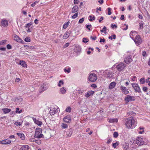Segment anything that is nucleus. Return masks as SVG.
<instances>
[{"instance_id":"obj_5","label":"nucleus","mask_w":150,"mask_h":150,"mask_svg":"<svg viewBox=\"0 0 150 150\" xmlns=\"http://www.w3.org/2000/svg\"><path fill=\"white\" fill-rule=\"evenodd\" d=\"M59 109L56 106V107H51L50 108V113L51 115H53L57 113Z\"/></svg>"},{"instance_id":"obj_42","label":"nucleus","mask_w":150,"mask_h":150,"mask_svg":"<svg viewBox=\"0 0 150 150\" xmlns=\"http://www.w3.org/2000/svg\"><path fill=\"white\" fill-rule=\"evenodd\" d=\"M22 124V123L18 122H15L14 123V124L17 126H20Z\"/></svg>"},{"instance_id":"obj_38","label":"nucleus","mask_w":150,"mask_h":150,"mask_svg":"<svg viewBox=\"0 0 150 150\" xmlns=\"http://www.w3.org/2000/svg\"><path fill=\"white\" fill-rule=\"evenodd\" d=\"M71 69L70 68H65L64 69V71L67 73H69L71 71Z\"/></svg>"},{"instance_id":"obj_25","label":"nucleus","mask_w":150,"mask_h":150,"mask_svg":"<svg viewBox=\"0 0 150 150\" xmlns=\"http://www.w3.org/2000/svg\"><path fill=\"white\" fill-rule=\"evenodd\" d=\"M1 23L2 25L4 27L7 26L8 25V21L5 20H2Z\"/></svg>"},{"instance_id":"obj_52","label":"nucleus","mask_w":150,"mask_h":150,"mask_svg":"<svg viewBox=\"0 0 150 150\" xmlns=\"http://www.w3.org/2000/svg\"><path fill=\"white\" fill-rule=\"evenodd\" d=\"M118 145V144L117 142H116L115 143H114L112 144V146L115 148Z\"/></svg>"},{"instance_id":"obj_19","label":"nucleus","mask_w":150,"mask_h":150,"mask_svg":"<svg viewBox=\"0 0 150 150\" xmlns=\"http://www.w3.org/2000/svg\"><path fill=\"white\" fill-rule=\"evenodd\" d=\"M71 33V32L70 31H67L64 34L63 36V38L64 39H66L69 37Z\"/></svg>"},{"instance_id":"obj_35","label":"nucleus","mask_w":150,"mask_h":150,"mask_svg":"<svg viewBox=\"0 0 150 150\" xmlns=\"http://www.w3.org/2000/svg\"><path fill=\"white\" fill-rule=\"evenodd\" d=\"M127 115H128V116L132 115L133 116H134L136 115V114L135 113L133 112L132 111H130L128 112L127 113Z\"/></svg>"},{"instance_id":"obj_51","label":"nucleus","mask_w":150,"mask_h":150,"mask_svg":"<svg viewBox=\"0 0 150 150\" xmlns=\"http://www.w3.org/2000/svg\"><path fill=\"white\" fill-rule=\"evenodd\" d=\"M148 89V88L145 86L143 87L142 88L143 91L145 92L147 91Z\"/></svg>"},{"instance_id":"obj_46","label":"nucleus","mask_w":150,"mask_h":150,"mask_svg":"<svg viewBox=\"0 0 150 150\" xmlns=\"http://www.w3.org/2000/svg\"><path fill=\"white\" fill-rule=\"evenodd\" d=\"M143 23L141 22L139 23V29H142L143 28Z\"/></svg>"},{"instance_id":"obj_37","label":"nucleus","mask_w":150,"mask_h":150,"mask_svg":"<svg viewBox=\"0 0 150 150\" xmlns=\"http://www.w3.org/2000/svg\"><path fill=\"white\" fill-rule=\"evenodd\" d=\"M145 78L144 77H142L141 78L139 79V81L140 82V84H144V83L145 82Z\"/></svg>"},{"instance_id":"obj_15","label":"nucleus","mask_w":150,"mask_h":150,"mask_svg":"<svg viewBox=\"0 0 150 150\" xmlns=\"http://www.w3.org/2000/svg\"><path fill=\"white\" fill-rule=\"evenodd\" d=\"M33 120L34 122L37 125L39 126H40L42 125V122L38 120H37L36 118L35 117H32Z\"/></svg>"},{"instance_id":"obj_64","label":"nucleus","mask_w":150,"mask_h":150,"mask_svg":"<svg viewBox=\"0 0 150 150\" xmlns=\"http://www.w3.org/2000/svg\"><path fill=\"white\" fill-rule=\"evenodd\" d=\"M16 109V113H21V112L22 111V110H21L20 111H18L19 110V108H17Z\"/></svg>"},{"instance_id":"obj_48","label":"nucleus","mask_w":150,"mask_h":150,"mask_svg":"<svg viewBox=\"0 0 150 150\" xmlns=\"http://www.w3.org/2000/svg\"><path fill=\"white\" fill-rule=\"evenodd\" d=\"M113 135L114 137L117 138L118 135V133L117 132H114Z\"/></svg>"},{"instance_id":"obj_18","label":"nucleus","mask_w":150,"mask_h":150,"mask_svg":"<svg viewBox=\"0 0 150 150\" xmlns=\"http://www.w3.org/2000/svg\"><path fill=\"white\" fill-rule=\"evenodd\" d=\"M14 40L18 42H20L21 43H22L23 42V40H22L18 36L16 35H15L14 37Z\"/></svg>"},{"instance_id":"obj_28","label":"nucleus","mask_w":150,"mask_h":150,"mask_svg":"<svg viewBox=\"0 0 150 150\" xmlns=\"http://www.w3.org/2000/svg\"><path fill=\"white\" fill-rule=\"evenodd\" d=\"M144 128L143 127H139L138 129V132L140 134H142L143 132H144Z\"/></svg>"},{"instance_id":"obj_27","label":"nucleus","mask_w":150,"mask_h":150,"mask_svg":"<svg viewBox=\"0 0 150 150\" xmlns=\"http://www.w3.org/2000/svg\"><path fill=\"white\" fill-rule=\"evenodd\" d=\"M2 110L3 111L4 114H6L10 112L11 111V110L9 108H4L2 109Z\"/></svg>"},{"instance_id":"obj_54","label":"nucleus","mask_w":150,"mask_h":150,"mask_svg":"<svg viewBox=\"0 0 150 150\" xmlns=\"http://www.w3.org/2000/svg\"><path fill=\"white\" fill-rule=\"evenodd\" d=\"M84 19L83 18H82L79 19V23H82L84 21Z\"/></svg>"},{"instance_id":"obj_2","label":"nucleus","mask_w":150,"mask_h":150,"mask_svg":"<svg viewBox=\"0 0 150 150\" xmlns=\"http://www.w3.org/2000/svg\"><path fill=\"white\" fill-rule=\"evenodd\" d=\"M42 129L41 128H36L34 137L38 139L43 137L44 136L42 134Z\"/></svg>"},{"instance_id":"obj_60","label":"nucleus","mask_w":150,"mask_h":150,"mask_svg":"<svg viewBox=\"0 0 150 150\" xmlns=\"http://www.w3.org/2000/svg\"><path fill=\"white\" fill-rule=\"evenodd\" d=\"M7 48L8 49H11L12 48L11 46L9 44H8L6 46Z\"/></svg>"},{"instance_id":"obj_1","label":"nucleus","mask_w":150,"mask_h":150,"mask_svg":"<svg viewBox=\"0 0 150 150\" xmlns=\"http://www.w3.org/2000/svg\"><path fill=\"white\" fill-rule=\"evenodd\" d=\"M125 124L126 127L128 129H133L137 125V122L132 116L125 120Z\"/></svg>"},{"instance_id":"obj_43","label":"nucleus","mask_w":150,"mask_h":150,"mask_svg":"<svg viewBox=\"0 0 150 150\" xmlns=\"http://www.w3.org/2000/svg\"><path fill=\"white\" fill-rule=\"evenodd\" d=\"M69 22H67V23L64 24L63 25V28L64 29H66L68 26Z\"/></svg>"},{"instance_id":"obj_33","label":"nucleus","mask_w":150,"mask_h":150,"mask_svg":"<svg viewBox=\"0 0 150 150\" xmlns=\"http://www.w3.org/2000/svg\"><path fill=\"white\" fill-rule=\"evenodd\" d=\"M89 17L90 18V19H89L90 21H92L93 20L94 21L95 20L96 17L93 15H90L89 16Z\"/></svg>"},{"instance_id":"obj_41","label":"nucleus","mask_w":150,"mask_h":150,"mask_svg":"<svg viewBox=\"0 0 150 150\" xmlns=\"http://www.w3.org/2000/svg\"><path fill=\"white\" fill-rule=\"evenodd\" d=\"M71 110V108L70 107H68L66 108L65 111L67 112H70Z\"/></svg>"},{"instance_id":"obj_36","label":"nucleus","mask_w":150,"mask_h":150,"mask_svg":"<svg viewBox=\"0 0 150 150\" xmlns=\"http://www.w3.org/2000/svg\"><path fill=\"white\" fill-rule=\"evenodd\" d=\"M33 24V22H31L30 23L26 24L25 26V27L26 28H30V26Z\"/></svg>"},{"instance_id":"obj_50","label":"nucleus","mask_w":150,"mask_h":150,"mask_svg":"<svg viewBox=\"0 0 150 150\" xmlns=\"http://www.w3.org/2000/svg\"><path fill=\"white\" fill-rule=\"evenodd\" d=\"M88 40L86 38H83V42L85 43H86L88 42Z\"/></svg>"},{"instance_id":"obj_55","label":"nucleus","mask_w":150,"mask_h":150,"mask_svg":"<svg viewBox=\"0 0 150 150\" xmlns=\"http://www.w3.org/2000/svg\"><path fill=\"white\" fill-rule=\"evenodd\" d=\"M108 15H110L111 14V8H108Z\"/></svg>"},{"instance_id":"obj_62","label":"nucleus","mask_w":150,"mask_h":150,"mask_svg":"<svg viewBox=\"0 0 150 150\" xmlns=\"http://www.w3.org/2000/svg\"><path fill=\"white\" fill-rule=\"evenodd\" d=\"M146 52L145 51H142V55L143 56V57H146L147 55H146Z\"/></svg>"},{"instance_id":"obj_17","label":"nucleus","mask_w":150,"mask_h":150,"mask_svg":"<svg viewBox=\"0 0 150 150\" xmlns=\"http://www.w3.org/2000/svg\"><path fill=\"white\" fill-rule=\"evenodd\" d=\"M72 130L71 129H68L66 132V134L67 136L66 137H70L72 135Z\"/></svg>"},{"instance_id":"obj_9","label":"nucleus","mask_w":150,"mask_h":150,"mask_svg":"<svg viewBox=\"0 0 150 150\" xmlns=\"http://www.w3.org/2000/svg\"><path fill=\"white\" fill-rule=\"evenodd\" d=\"M126 66L124 63H121L118 64L116 67L117 69L119 71L123 70Z\"/></svg>"},{"instance_id":"obj_26","label":"nucleus","mask_w":150,"mask_h":150,"mask_svg":"<svg viewBox=\"0 0 150 150\" xmlns=\"http://www.w3.org/2000/svg\"><path fill=\"white\" fill-rule=\"evenodd\" d=\"M136 33V32L135 31H132L130 32V37L132 40L134 39V38L133 36L135 35Z\"/></svg>"},{"instance_id":"obj_13","label":"nucleus","mask_w":150,"mask_h":150,"mask_svg":"<svg viewBox=\"0 0 150 150\" xmlns=\"http://www.w3.org/2000/svg\"><path fill=\"white\" fill-rule=\"evenodd\" d=\"M81 47L79 45H76L75 46L74 51L76 53H80L81 52Z\"/></svg>"},{"instance_id":"obj_21","label":"nucleus","mask_w":150,"mask_h":150,"mask_svg":"<svg viewBox=\"0 0 150 150\" xmlns=\"http://www.w3.org/2000/svg\"><path fill=\"white\" fill-rule=\"evenodd\" d=\"M78 7L77 6H74L72 9L71 13H75L76 12L78 11Z\"/></svg>"},{"instance_id":"obj_34","label":"nucleus","mask_w":150,"mask_h":150,"mask_svg":"<svg viewBox=\"0 0 150 150\" xmlns=\"http://www.w3.org/2000/svg\"><path fill=\"white\" fill-rule=\"evenodd\" d=\"M107 28L105 26H104L103 29L100 30V32L101 33H104L105 34H107Z\"/></svg>"},{"instance_id":"obj_53","label":"nucleus","mask_w":150,"mask_h":150,"mask_svg":"<svg viewBox=\"0 0 150 150\" xmlns=\"http://www.w3.org/2000/svg\"><path fill=\"white\" fill-rule=\"evenodd\" d=\"M91 27V25H88L86 26V28L88 29L89 31H91V30L90 29V28Z\"/></svg>"},{"instance_id":"obj_29","label":"nucleus","mask_w":150,"mask_h":150,"mask_svg":"<svg viewBox=\"0 0 150 150\" xmlns=\"http://www.w3.org/2000/svg\"><path fill=\"white\" fill-rule=\"evenodd\" d=\"M60 93L61 94H64L66 93V90L64 87H62L60 88Z\"/></svg>"},{"instance_id":"obj_11","label":"nucleus","mask_w":150,"mask_h":150,"mask_svg":"<svg viewBox=\"0 0 150 150\" xmlns=\"http://www.w3.org/2000/svg\"><path fill=\"white\" fill-rule=\"evenodd\" d=\"M135 100V99L134 97L131 96L129 95L127 96L125 99V100L127 102H128L129 101H134Z\"/></svg>"},{"instance_id":"obj_30","label":"nucleus","mask_w":150,"mask_h":150,"mask_svg":"<svg viewBox=\"0 0 150 150\" xmlns=\"http://www.w3.org/2000/svg\"><path fill=\"white\" fill-rule=\"evenodd\" d=\"M128 144L126 143L122 144V148L125 150H126L128 148Z\"/></svg>"},{"instance_id":"obj_39","label":"nucleus","mask_w":150,"mask_h":150,"mask_svg":"<svg viewBox=\"0 0 150 150\" xmlns=\"http://www.w3.org/2000/svg\"><path fill=\"white\" fill-rule=\"evenodd\" d=\"M64 83V82L63 80H60L59 82V83L58 84V86L59 87L61 86Z\"/></svg>"},{"instance_id":"obj_59","label":"nucleus","mask_w":150,"mask_h":150,"mask_svg":"<svg viewBox=\"0 0 150 150\" xmlns=\"http://www.w3.org/2000/svg\"><path fill=\"white\" fill-rule=\"evenodd\" d=\"M36 139L34 138H30V141L32 142H35Z\"/></svg>"},{"instance_id":"obj_22","label":"nucleus","mask_w":150,"mask_h":150,"mask_svg":"<svg viewBox=\"0 0 150 150\" xmlns=\"http://www.w3.org/2000/svg\"><path fill=\"white\" fill-rule=\"evenodd\" d=\"M29 149V147L28 145H24L22 146L19 150H28Z\"/></svg>"},{"instance_id":"obj_63","label":"nucleus","mask_w":150,"mask_h":150,"mask_svg":"<svg viewBox=\"0 0 150 150\" xmlns=\"http://www.w3.org/2000/svg\"><path fill=\"white\" fill-rule=\"evenodd\" d=\"M145 82L148 83V85L149 86H150V81L147 80H145Z\"/></svg>"},{"instance_id":"obj_58","label":"nucleus","mask_w":150,"mask_h":150,"mask_svg":"<svg viewBox=\"0 0 150 150\" xmlns=\"http://www.w3.org/2000/svg\"><path fill=\"white\" fill-rule=\"evenodd\" d=\"M69 43H65L63 47L65 48L68 47L69 45Z\"/></svg>"},{"instance_id":"obj_14","label":"nucleus","mask_w":150,"mask_h":150,"mask_svg":"<svg viewBox=\"0 0 150 150\" xmlns=\"http://www.w3.org/2000/svg\"><path fill=\"white\" fill-rule=\"evenodd\" d=\"M71 120V117L70 115H67L63 119L64 121L67 123H69Z\"/></svg>"},{"instance_id":"obj_6","label":"nucleus","mask_w":150,"mask_h":150,"mask_svg":"<svg viewBox=\"0 0 150 150\" xmlns=\"http://www.w3.org/2000/svg\"><path fill=\"white\" fill-rule=\"evenodd\" d=\"M132 87L135 90V92L142 93V91H141L140 88L137 84L132 83Z\"/></svg>"},{"instance_id":"obj_8","label":"nucleus","mask_w":150,"mask_h":150,"mask_svg":"<svg viewBox=\"0 0 150 150\" xmlns=\"http://www.w3.org/2000/svg\"><path fill=\"white\" fill-rule=\"evenodd\" d=\"M104 73L105 76L107 78H111L113 77V73L110 70H106L104 71Z\"/></svg>"},{"instance_id":"obj_45","label":"nucleus","mask_w":150,"mask_h":150,"mask_svg":"<svg viewBox=\"0 0 150 150\" xmlns=\"http://www.w3.org/2000/svg\"><path fill=\"white\" fill-rule=\"evenodd\" d=\"M61 126L63 128L65 129L67 128L68 125L67 124H66L64 123H62Z\"/></svg>"},{"instance_id":"obj_4","label":"nucleus","mask_w":150,"mask_h":150,"mask_svg":"<svg viewBox=\"0 0 150 150\" xmlns=\"http://www.w3.org/2000/svg\"><path fill=\"white\" fill-rule=\"evenodd\" d=\"M88 79V83H89L88 81L92 82H94L96 81L97 79V76L96 74L94 73H90L89 74Z\"/></svg>"},{"instance_id":"obj_7","label":"nucleus","mask_w":150,"mask_h":150,"mask_svg":"<svg viewBox=\"0 0 150 150\" xmlns=\"http://www.w3.org/2000/svg\"><path fill=\"white\" fill-rule=\"evenodd\" d=\"M134 42L137 45H139L141 44L142 40L139 35H136L135 39H134Z\"/></svg>"},{"instance_id":"obj_23","label":"nucleus","mask_w":150,"mask_h":150,"mask_svg":"<svg viewBox=\"0 0 150 150\" xmlns=\"http://www.w3.org/2000/svg\"><path fill=\"white\" fill-rule=\"evenodd\" d=\"M16 134L18 136V137L21 138L22 140H23L25 139L24 135L22 132H20L17 133Z\"/></svg>"},{"instance_id":"obj_47","label":"nucleus","mask_w":150,"mask_h":150,"mask_svg":"<svg viewBox=\"0 0 150 150\" xmlns=\"http://www.w3.org/2000/svg\"><path fill=\"white\" fill-rule=\"evenodd\" d=\"M78 15V13L76 12L74 14V15L72 16V18L73 19H75L76 18Z\"/></svg>"},{"instance_id":"obj_10","label":"nucleus","mask_w":150,"mask_h":150,"mask_svg":"<svg viewBox=\"0 0 150 150\" xmlns=\"http://www.w3.org/2000/svg\"><path fill=\"white\" fill-rule=\"evenodd\" d=\"M136 143L138 145L140 146L144 144V141L142 138L139 137H137L136 139Z\"/></svg>"},{"instance_id":"obj_16","label":"nucleus","mask_w":150,"mask_h":150,"mask_svg":"<svg viewBox=\"0 0 150 150\" xmlns=\"http://www.w3.org/2000/svg\"><path fill=\"white\" fill-rule=\"evenodd\" d=\"M120 89L122 90V92L125 94H126L129 93V91L127 88L125 87L121 86Z\"/></svg>"},{"instance_id":"obj_49","label":"nucleus","mask_w":150,"mask_h":150,"mask_svg":"<svg viewBox=\"0 0 150 150\" xmlns=\"http://www.w3.org/2000/svg\"><path fill=\"white\" fill-rule=\"evenodd\" d=\"M25 41L27 42H29L30 41V38L29 37H26L25 39Z\"/></svg>"},{"instance_id":"obj_32","label":"nucleus","mask_w":150,"mask_h":150,"mask_svg":"<svg viewBox=\"0 0 150 150\" xmlns=\"http://www.w3.org/2000/svg\"><path fill=\"white\" fill-rule=\"evenodd\" d=\"M19 64L23 67H25L26 66L25 62L23 61H20L19 62Z\"/></svg>"},{"instance_id":"obj_44","label":"nucleus","mask_w":150,"mask_h":150,"mask_svg":"<svg viewBox=\"0 0 150 150\" xmlns=\"http://www.w3.org/2000/svg\"><path fill=\"white\" fill-rule=\"evenodd\" d=\"M88 93H89V96H92L94 94L95 92L93 91H88Z\"/></svg>"},{"instance_id":"obj_20","label":"nucleus","mask_w":150,"mask_h":150,"mask_svg":"<svg viewBox=\"0 0 150 150\" xmlns=\"http://www.w3.org/2000/svg\"><path fill=\"white\" fill-rule=\"evenodd\" d=\"M11 141L7 139L1 141V143L3 144H7L10 143Z\"/></svg>"},{"instance_id":"obj_61","label":"nucleus","mask_w":150,"mask_h":150,"mask_svg":"<svg viewBox=\"0 0 150 150\" xmlns=\"http://www.w3.org/2000/svg\"><path fill=\"white\" fill-rule=\"evenodd\" d=\"M85 96L86 98H88L89 97V93H88V91L85 93Z\"/></svg>"},{"instance_id":"obj_12","label":"nucleus","mask_w":150,"mask_h":150,"mask_svg":"<svg viewBox=\"0 0 150 150\" xmlns=\"http://www.w3.org/2000/svg\"><path fill=\"white\" fill-rule=\"evenodd\" d=\"M132 61L130 55H129L127 57H126L124 59V61L125 63L128 64L131 62Z\"/></svg>"},{"instance_id":"obj_57","label":"nucleus","mask_w":150,"mask_h":150,"mask_svg":"<svg viewBox=\"0 0 150 150\" xmlns=\"http://www.w3.org/2000/svg\"><path fill=\"white\" fill-rule=\"evenodd\" d=\"M38 2H39V1H35L34 2V3L32 4H31V6L34 7L35 6V5L36 4L38 3Z\"/></svg>"},{"instance_id":"obj_40","label":"nucleus","mask_w":150,"mask_h":150,"mask_svg":"<svg viewBox=\"0 0 150 150\" xmlns=\"http://www.w3.org/2000/svg\"><path fill=\"white\" fill-rule=\"evenodd\" d=\"M7 40H5L0 41V46L5 45L7 42Z\"/></svg>"},{"instance_id":"obj_31","label":"nucleus","mask_w":150,"mask_h":150,"mask_svg":"<svg viewBox=\"0 0 150 150\" xmlns=\"http://www.w3.org/2000/svg\"><path fill=\"white\" fill-rule=\"evenodd\" d=\"M108 122L110 123L117 122H118V120L117 119H110Z\"/></svg>"},{"instance_id":"obj_24","label":"nucleus","mask_w":150,"mask_h":150,"mask_svg":"<svg viewBox=\"0 0 150 150\" xmlns=\"http://www.w3.org/2000/svg\"><path fill=\"white\" fill-rule=\"evenodd\" d=\"M116 83L115 82H112L110 84L109 88V89H112L115 87Z\"/></svg>"},{"instance_id":"obj_3","label":"nucleus","mask_w":150,"mask_h":150,"mask_svg":"<svg viewBox=\"0 0 150 150\" xmlns=\"http://www.w3.org/2000/svg\"><path fill=\"white\" fill-rule=\"evenodd\" d=\"M49 87L48 84L44 83L41 84L40 85L39 92L40 93H42L46 91Z\"/></svg>"},{"instance_id":"obj_56","label":"nucleus","mask_w":150,"mask_h":150,"mask_svg":"<svg viewBox=\"0 0 150 150\" xmlns=\"http://www.w3.org/2000/svg\"><path fill=\"white\" fill-rule=\"evenodd\" d=\"M35 142L38 144H41V141L40 140H36Z\"/></svg>"}]
</instances>
